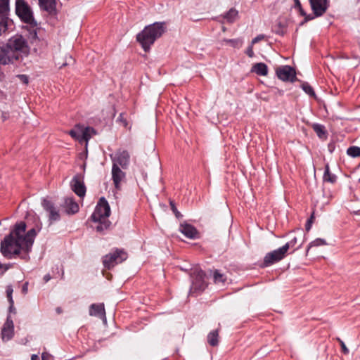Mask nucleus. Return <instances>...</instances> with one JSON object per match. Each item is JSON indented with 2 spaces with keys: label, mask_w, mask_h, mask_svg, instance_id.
<instances>
[{
  "label": "nucleus",
  "mask_w": 360,
  "mask_h": 360,
  "mask_svg": "<svg viewBox=\"0 0 360 360\" xmlns=\"http://www.w3.org/2000/svg\"><path fill=\"white\" fill-rule=\"evenodd\" d=\"M165 29L164 22H154L146 26L145 28L136 35V40L146 52L148 51L151 45H153L155 40L160 37L165 32Z\"/></svg>",
  "instance_id": "f257e3e1"
},
{
  "label": "nucleus",
  "mask_w": 360,
  "mask_h": 360,
  "mask_svg": "<svg viewBox=\"0 0 360 360\" xmlns=\"http://www.w3.org/2000/svg\"><path fill=\"white\" fill-rule=\"evenodd\" d=\"M128 257L127 252L124 249L114 248L110 252L103 257V264L107 269H112L115 265L124 262Z\"/></svg>",
  "instance_id": "f03ea898"
},
{
  "label": "nucleus",
  "mask_w": 360,
  "mask_h": 360,
  "mask_svg": "<svg viewBox=\"0 0 360 360\" xmlns=\"http://www.w3.org/2000/svg\"><path fill=\"white\" fill-rule=\"evenodd\" d=\"M206 277L205 272L201 269H195L191 274V286L190 294L195 292L200 293L205 290L207 285L205 281Z\"/></svg>",
  "instance_id": "7ed1b4c3"
},
{
  "label": "nucleus",
  "mask_w": 360,
  "mask_h": 360,
  "mask_svg": "<svg viewBox=\"0 0 360 360\" xmlns=\"http://www.w3.org/2000/svg\"><path fill=\"white\" fill-rule=\"evenodd\" d=\"M41 205L43 210L47 213L49 225L61 219L60 209L56 205L55 202L51 200V198L49 196L42 198L41 199Z\"/></svg>",
  "instance_id": "20e7f679"
},
{
  "label": "nucleus",
  "mask_w": 360,
  "mask_h": 360,
  "mask_svg": "<svg viewBox=\"0 0 360 360\" xmlns=\"http://www.w3.org/2000/svg\"><path fill=\"white\" fill-rule=\"evenodd\" d=\"M15 13L22 21L30 25H36L32 11L25 0H16Z\"/></svg>",
  "instance_id": "39448f33"
},
{
  "label": "nucleus",
  "mask_w": 360,
  "mask_h": 360,
  "mask_svg": "<svg viewBox=\"0 0 360 360\" xmlns=\"http://www.w3.org/2000/svg\"><path fill=\"white\" fill-rule=\"evenodd\" d=\"M110 215V207L105 197H101L98 201L94 212L89 220L98 221L101 218H108Z\"/></svg>",
  "instance_id": "423d86ee"
},
{
  "label": "nucleus",
  "mask_w": 360,
  "mask_h": 360,
  "mask_svg": "<svg viewBox=\"0 0 360 360\" xmlns=\"http://www.w3.org/2000/svg\"><path fill=\"white\" fill-rule=\"evenodd\" d=\"M94 133L93 128L84 127L81 124H77L74 129L68 132L73 139L78 141L81 144L85 143L86 146H87L88 141Z\"/></svg>",
  "instance_id": "0eeeda50"
},
{
  "label": "nucleus",
  "mask_w": 360,
  "mask_h": 360,
  "mask_svg": "<svg viewBox=\"0 0 360 360\" xmlns=\"http://www.w3.org/2000/svg\"><path fill=\"white\" fill-rule=\"evenodd\" d=\"M287 253L285 252L282 247L271 251L266 254L263 261L259 264L261 268L269 267L276 263L279 262L283 259L286 256Z\"/></svg>",
  "instance_id": "6e6552de"
},
{
  "label": "nucleus",
  "mask_w": 360,
  "mask_h": 360,
  "mask_svg": "<svg viewBox=\"0 0 360 360\" xmlns=\"http://www.w3.org/2000/svg\"><path fill=\"white\" fill-rule=\"evenodd\" d=\"M8 48L11 51H20L27 54L29 52V46L25 39L21 35H15L11 37L7 44Z\"/></svg>",
  "instance_id": "1a4fd4ad"
},
{
  "label": "nucleus",
  "mask_w": 360,
  "mask_h": 360,
  "mask_svg": "<svg viewBox=\"0 0 360 360\" xmlns=\"http://www.w3.org/2000/svg\"><path fill=\"white\" fill-rule=\"evenodd\" d=\"M62 212L68 216L76 214L79 211V206L74 197H65L60 204Z\"/></svg>",
  "instance_id": "9d476101"
},
{
  "label": "nucleus",
  "mask_w": 360,
  "mask_h": 360,
  "mask_svg": "<svg viewBox=\"0 0 360 360\" xmlns=\"http://www.w3.org/2000/svg\"><path fill=\"white\" fill-rule=\"evenodd\" d=\"M112 165L120 166L123 169L128 167L130 162V155L127 150H119L114 155H111Z\"/></svg>",
  "instance_id": "9b49d317"
},
{
  "label": "nucleus",
  "mask_w": 360,
  "mask_h": 360,
  "mask_svg": "<svg viewBox=\"0 0 360 360\" xmlns=\"http://www.w3.org/2000/svg\"><path fill=\"white\" fill-rule=\"evenodd\" d=\"M276 72L278 77L283 81L293 82L296 79L295 70L289 65L278 67Z\"/></svg>",
  "instance_id": "f8f14e48"
},
{
  "label": "nucleus",
  "mask_w": 360,
  "mask_h": 360,
  "mask_svg": "<svg viewBox=\"0 0 360 360\" xmlns=\"http://www.w3.org/2000/svg\"><path fill=\"white\" fill-rule=\"evenodd\" d=\"M15 239L11 234H7L0 243V252L5 257L6 255H10L11 251L15 245Z\"/></svg>",
  "instance_id": "ddd939ff"
},
{
  "label": "nucleus",
  "mask_w": 360,
  "mask_h": 360,
  "mask_svg": "<svg viewBox=\"0 0 360 360\" xmlns=\"http://www.w3.org/2000/svg\"><path fill=\"white\" fill-rule=\"evenodd\" d=\"M179 231L189 239H197L200 235L199 231L193 225L186 222L180 224Z\"/></svg>",
  "instance_id": "4468645a"
},
{
  "label": "nucleus",
  "mask_w": 360,
  "mask_h": 360,
  "mask_svg": "<svg viewBox=\"0 0 360 360\" xmlns=\"http://www.w3.org/2000/svg\"><path fill=\"white\" fill-rule=\"evenodd\" d=\"M311 8L316 16L322 15L327 10V0H309Z\"/></svg>",
  "instance_id": "2eb2a0df"
},
{
  "label": "nucleus",
  "mask_w": 360,
  "mask_h": 360,
  "mask_svg": "<svg viewBox=\"0 0 360 360\" xmlns=\"http://www.w3.org/2000/svg\"><path fill=\"white\" fill-rule=\"evenodd\" d=\"M26 228V223L23 221H20L15 224L8 234H11L12 236L15 237V238L22 239L24 236L23 233L25 232Z\"/></svg>",
  "instance_id": "dca6fc26"
},
{
  "label": "nucleus",
  "mask_w": 360,
  "mask_h": 360,
  "mask_svg": "<svg viewBox=\"0 0 360 360\" xmlns=\"http://www.w3.org/2000/svg\"><path fill=\"white\" fill-rule=\"evenodd\" d=\"M39 6L49 14H54L56 11V0H38Z\"/></svg>",
  "instance_id": "f3484780"
},
{
  "label": "nucleus",
  "mask_w": 360,
  "mask_h": 360,
  "mask_svg": "<svg viewBox=\"0 0 360 360\" xmlns=\"http://www.w3.org/2000/svg\"><path fill=\"white\" fill-rule=\"evenodd\" d=\"M89 314L91 316H97L101 319L103 318L105 319V311L104 304L99 303V304H91L90 309H89Z\"/></svg>",
  "instance_id": "a211bd4d"
},
{
  "label": "nucleus",
  "mask_w": 360,
  "mask_h": 360,
  "mask_svg": "<svg viewBox=\"0 0 360 360\" xmlns=\"http://www.w3.org/2000/svg\"><path fill=\"white\" fill-rule=\"evenodd\" d=\"M42 229V223L39 220V221L35 224L34 227L30 229L22 238L23 240H28L34 242V239L37 235V233Z\"/></svg>",
  "instance_id": "6ab92c4d"
},
{
  "label": "nucleus",
  "mask_w": 360,
  "mask_h": 360,
  "mask_svg": "<svg viewBox=\"0 0 360 360\" xmlns=\"http://www.w3.org/2000/svg\"><path fill=\"white\" fill-rule=\"evenodd\" d=\"M71 188L80 198H84L86 195V188L84 181H71Z\"/></svg>",
  "instance_id": "aec40b11"
},
{
  "label": "nucleus",
  "mask_w": 360,
  "mask_h": 360,
  "mask_svg": "<svg viewBox=\"0 0 360 360\" xmlns=\"http://www.w3.org/2000/svg\"><path fill=\"white\" fill-rule=\"evenodd\" d=\"M14 56H11V51L6 49L0 47V65H7L13 62ZM18 56H15V59L17 60Z\"/></svg>",
  "instance_id": "412c9836"
},
{
  "label": "nucleus",
  "mask_w": 360,
  "mask_h": 360,
  "mask_svg": "<svg viewBox=\"0 0 360 360\" xmlns=\"http://www.w3.org/2000/svg\"><path fill=\"white\" fill-rule=\"evenodd\" d=\"M96 224L95 226L93 228L100 233H103L104 231L110 229L111 226V222L107 219V218H101L98 221H94Z\"/></svg>",
  "instance_id": "4be33fe9"
},
{
  "label": "nucleus",
  "mask_w": 360,
  "mask_h": 360,
  "mask_svg": "<svg viewBox=\"0 0 360 360\" xmlns=\"http://www.w3.org/2000/svg\"><path fill=\"white\" fill-rule=\"evenodd\" d=\"M251 71L258 75L266 76L268 74V68L266 64L258 63L252 66Z\"/></svg>",
  "instance_id": "5701e85b"
},
{
  "label": "nucleus",
  "mask_w": 360,
  "mask_h": 360,
  "mask_svg": "<svg viewBox=\"0 0 360 360\" xmlns=\"http://www.w3.org/2000/svg\"><path fill=\"white\" fill-rule=\"evenodd\" d=\"M1 338L4 341L11 340L14 336V327L7 328L6 325H3L1 331Z\"/></svg>",
  "instance_id": "b1692460"
},
{
  "label": "nucleus",
  "mask_w": 360,
  "mask_h": 360,
  "mask_svg": "<svg viewBox=\"0 0 360 360\" xmlns=\"http://www.w3.org/2000/svg\"><path fill=\"white\" fill-rule=\"evenodd\" d=\"M327 245V242L325 239L320 238H316L315 240H314L313 241L310 242L308 244L307 249H306V256L308 255L309 250L312 248L319 247V246H323V245Z\"/></svg>",
  "instance_id": "393cba45"
},
{
  "label": "nucleus",
  "mask_w": 360,
  "mask_h": 360,
  "mask_svg": "<svg viewBox=\"0 0 360 360\" xmlns=\"http://www.w3.org/2000/svg\"><path fill=\"white\" fill-rule=\"evenodd\" d=\"M219 333L218 330H214L209 333L207 335V342L210 345L215 347L219 344Z\"/></svg>",
  "instance_id": "a878e982"
},
{
  "label": "nucleus",
  "mask_w": 360,
  "mask_h": 360,
  "mask_svg": "<svg viewBox=\"0 0 360 360\" xmlns=\"http://www.w3.org/2000/svg\"><path fill=\"white\" fill-rule=\"evenodd\" d=\"M112 180H122L125 177V173L119 166L112 165Z\"/></svg>",
  "instance_id": "bb28decb"
},
{
  "label": "nucleus",
  "mask_w": 360,
  "mask_h": 360,
  "mask_svg": "<svg viewBox=\"0 0 360 360\" xmlns=\"http://www.w3.org/2000/svg\"><path fill=\"white\" fill-rule=\"evenodd\" d=\"M8 13H1L0 14V35L8 29Z\"/></svg>",
  "instance_id": "cd10ccee"
},
{
  "label": "nucleus",
  "mask_w": 360,
  "mask_h": 360,
  "mask_svg": "<svg viewBox=\"0 0 360 360\" xmlns=\"http://www.w3.org/2000/svg\"><path fill=\"white\" fill-rule=\"evenodd\" d=\"M213 281L214 283H224L226 281V276L225 274L220 272L219 270L216 269L213 273Z\"/></svg>",
  "instance_id": "c85d7f7f"
},
{
  "label": "nucleus",
  "mask_w": 360,
  "mask_h": 360,
  "mask_svg": "<svg viewBox=\"0 0 360 360\" xmlns=\"http://www.w3.org/2000/svg\"><path fill=\"white\" fill-rule=\"evenodd\" d=\"M347 154L352 158H357L360 156V147L351 146L347 148Z\"/></svg>",
  "instance_id": "c756f323"
},
{
  "label": "nucleus",
  "mask_w": 360,
  "mask_h": 360,
  "mask_svg": "<svg viewBox=\"0 0 360 360\" xmlns=\"http://www.w3.org/2000/svg\"><path fill=\"white\" fill-rule=\"evenodd\" d=\"M223 41L228 44H230V46H231L232 47L237 48V49H239L243 44V41L240 39H225L223 40Z\"/></svg>",
  "instance_id": "7c9ffc66"
},
{
  "label": "nucleus",
  "mask_w": 360,
  "mask_h": 360,
  "mask_svg": "<svg viewBox=\"0 0 360 360\" xmlns=\"http://www.w3.org/2000/svg\"><path fill=\"white\" fill-rule=\"evenodd\" d=\"M237 15L238 11L234 8H231L229 11V12L226 13L224 18L227 20L228 22H233L236 18Z\"/></svg>",
  "instance_id": "2f4dec72"
},
{
  "label": "nucleus",
  "mask_w": 360,
  "mask_h": 360,
  "mask_svg": "<svg viewBox=\"0 0 360 360\" xmlns=\"http://www.w3.org/2000/svg\"><path fill=\"white\" fill-rule=\"evenodd\" d=\"M169 205H170V208H171L172 212L174 213V214L175 215V217L178 219H181L183 217V215L178 210V209H177V207L176 206V203L174 202V201L173 200L169 199Z\"/></svg>",
  "instance_id": "473e14b6"
},
{
  "label": "nucleus",
  "mask_w": 360,
  "mask_h": 360,
  "mask_svg": "<svg viewBox=\"0 0 360 360\" xmlns=\"http://www.w3.org/2000/svg\"><path fill=\"white\" fill-rule=\"evenodd\" d=\"M9 0H0V14L8 13Z\"/></svg>",
  "instance_id": "72a5a7b5"
},
{
  "label": "nucleus",
  "mask_w": 360,
  "mask_h": 360,
  "mask_svg": "<svg viewBox=\"0 0 360 360\" xmlns=\"http://www.w3.org/2000/svg\"><path fill=\"white\" fill-rule=\"evenodd\" d=\"M6 297H7L8 303L13 304L14 303V300L13 298V288L11 285H8L6 286Z\"/></svg>",
  "instance_id": "f704fd0d"
},
{
  "label": "nucleus",
  "mask_w": 360,
  "mask_h": 360,
  "mask_svg": "<svg viewBox=\"0 0 360 360\" xmlns=\"http://www.w3.org/2000/svg\"><path fill=\"white\" fill-rule=\"evenodd\" d=\"M34 244L33 241L23 240V248L22 252L26 254H30L32 251V245Z\"/></svg>",
  "instance_id": "c9c22d12"
},
{
  "label": "nucleus",
  "mask_w": 360,
  "mask_h": 360,
  "mask_svg": "<svg viewBox=\"0 0 360 360\" xmlns=\"http://www.w3.org/2000/svg\"><path fill=\"white\" fill-rule=\"evenodd\" d=\"M297 239L296 237H294L291 240L286 243L284 245L282 246L283 249H284L285 252L288 254V251L290 248H293L297 243Z\"/></svg>",
  "instance_id": "e433bc0d"
},
{
  "label": "nucleus",
  "mask_w": 360,
  "mask_h": 360,
  "mask_svg": "<svg viewBox=\"0 0 360 360\" xmlns=\"http://www.w3.org/2000/svg\"><path fill=\"white\" fill-rule=\"evenodd\" d=\"M21 252L22 251L20 250L13 248V249L11 251H10V255H6L5 258L8 259L16 258L17 257H19L20 255Z\"/></svg>",
  "instance_id": "4c0bfd02"
},
{
  "label": "nucleus",
  "mask_w": 360,
  "mask_h": 360,
  "mask_svg": "<svg viewBox=\"0 0 360 360\" xmlns=\"http://www.w3.org/2000/svg\"><path fill=\"white\" fill-rule=\"evenodd\" d=\"M302 88L303 91L308 95L311 96H314L315 95L313 88L308 83H303L302 84Z\"/></svg>",
  "instance_id": "58836bf2"
},
{
  "label": "nucleus",
  "mask_w": 360,
  "mask_h": 360,
  "mask_svg": "<svg viewBox=\"0 0 360 360\" xmlns=\"http://www.w3.org/2000/svg\"><path fill=\"white\" fill-rule=\"evenodd\" d=\"M313 129L319 137H321L325 134L324 127L321 124H314Z\"/></svg>",
  "instance_id": "ea45409f"
},
{
  "label": "nucleus",
  "mask_w": 360,
  "mask_h": 360,
  "mask_svg": "<svg viewBox=\"0 0 360 360\" xmlns=\"http://www.w3.org/2000/svg\"><path fill=\"white\" fill-rule=\"evenodd\" d=\"M335 176L330 173L329 167L327 165L325 169L323 180H334Z\"/></svg>",
  "instance_id": "a19ab883"
},
{
  "label": "nucleus",
  "mask_w": 360,
  "mask_h": 360,
  "mask_svg": "<svg viewBox=\"0 0 360 360\" xmlns=\"http://www.w3.org/2000/svg\"><path fill=\"white\" fill-rule=\"evenodd\" d=\"M336 340L339 342V344L341 347L342 352L344 354H348L349 353V350L345 345V342L340 338H337Z\"/></svg>",
  "instance_id": "79ce46f5"
},
{
  "label": "nucleus",
  "mask_w": 360,
  "mask_h": 360,
  "mask_svg": "<svg viewBox=\"0 0 360 360\" xmlns=\"http://www.w3.org/2000/svg\"><path fill=\"white\" fill-rule=\"evenodd\" d=\"M4 324L6 325L7 328H11V326L14 327L13 321L11 314L7 315L6 320Z\"/></svg>",
  "instance_id": "37998d69"
},
{
  "label": "nucleus",
  "mask_w": 360,
  "mask_h": 360,
  "mask_svg": "<svg viewBox=\"0 0 360 360\" xmlns=\"http://www.w3.org/2000/svg\"><path fill=\"white\" fill-rule=\"evenodd\" d=\"M17 77L25 84H27L29 83V77L26 75H17Z\"/></svg>",
  "instance_id": "c03bdc74"
},
{
  "label": "nucleus",
  "mask_w": 360,
  "mask_h": 360,
  "mask_svg": "<svg viewBox=\"0 0 360 360\" xmlns=\"http://www.w3.org/2000/svg\"><path fill=\"white\" fill-rule=\"evenodd\" d=\"M15 243L14 248H17V249H19V250H20L22 251V248H23V240L22 239H18V238H15Z\"/></svg>",
  "instance_id": "a18cd8bd"
},
{
  "label": "nucleus",
  "mask_w": 360,
  "mask_h": 360,
  "mask_svg": "<svg viewBox=\"0 0 360 360\" xmlns=\"http://www.w3.org/2000/svg\"><path fill=\"white\" fill-rule=\"evenodd\" d=\"M117 120L120 122L124 127H127L128 123L126 119L124 118V115L123 113H121L119 117L117 118Z\"/></svg>",
  "instance_id": "49530a36"
},
{
  "label": "nucleus",
  "mask_w": 360,
  "mask_h": 360,
  "mask_svg": "<svg viewBox=\"0 0 360 360\" xmlns=\"http://www.w3.org/2000/svg\"><path fill=\"white\" fill-rule=\"evenodd\" d=\"M12 267L13 264L11 263L4 264L3 270L1 271V272H0V274H2V275H4L6 273V271H7Z\"/></svg>",
  "instance_id": "de8ad7c7"
},
{
  "label": "nucleus",
  "mask_w": 360,
  "mask_h": 360,
  "mask_svg": "<svg viewBox=\"0 0 360 360\" xmlns=\"http://www.w3.org/2000/svg\"><path fill=\"white\" fill-rule=\"evenodd\" d=\"M252 46L253 45L251 44V46H250L246 50V54L250 58L254 56Z\"/></svg>",
  "instance_id": "09e8293b"
},
{
  "label": "nucleus",
  "mask_w": 360,
  "mask_h": 360,
  "mask_svg": "<svg viewBox=\"0 0 360 360\" xmlns=\"http://www.w3.org/2000/svg\"><path fill=\"white\" fill-rule=\"evenodd\" d=\"M16 314V309H15V307L14 306V303L13 304H9L8 314Z\"/></svg>",
  "instance_id": "8fccbe9b"
},
{
  "label": "nucleus",
  "mask_w": 360,
  "mask_h": 360,
  "mask_svg": "<svg viewBox=\"0 0 360 360\" xmlns=\"http://www.w3.org/2000/svg\"><path fill=\"white\" fill-rule=\"evenodd\" d=\"M264 39V35H258L252 40V45L259 42Z\"/></svg>",
  "instance_id": "3c124183"
},
{
  "label": "nucleus",
  "mask_w": 360,
  "mask_h": 360,
  "mask_svg": "<svg viewBox=\"0 0 360 360\" xmlns=\"http://www.w3.org/2000/svg\"><path fill=\"white\" fill-rule=\"evenodd\" d=\"M51 358V355L46 352H43L41 354V360H50Z\"/></svg>",
  "instance_id": "603ef678"
},
{
  "label": "nucleus",
  "mask_w": 360,
  "mask_h": 360,
  "mask_svg": "<svg viewBox=\"0 0 360 360\" xmlns=\"http://www.w3.org/2000/svg\"><path fill=\"white\" fill-rule=\"evenodd\" d=\"M294 1H295V7L300 9L302 15H304V13L301 8L300 1L299 0H294Z\"/></svg>",
  "instance_id": "864d4df0"
},
{
  "label": "nucleus",
  "mask_w": 360,
  "mask_h": 360,
  "mask_svg": "<svg viewBox=\"0 0 360 360\" xmlns=\"http://www.w3.org/2000/svg\"><path fill=\"white\" fill-rule=\"evenodd\" d=\"M314 219H315V215H314V212H313L311 214L310 217L307 220V221H308V222H309V223L313 224Z\"/></svg>",
  "instance_id": "5fc2aeb1"
},
{
  "label": "nucleus",
  "mask_w": 360,
  "mask_h": 360,
  "mask_svg": "<svg viewBox=\"0 0 360 360\" xmlns=\"http://www.w3.org/2000/svg\"><path fill=\"white\" fill-rule=\"evenodd\" d=\"M19 257H20V259L25 260V261H27L30 259L29 254H26L24 252L22 255L20 254V255Z\"/></svg>",
  "instance_id": "6e6d98bb"
},
{
  "label": "nucleus",
  "mask_w": 360,
  "mask_h": 360,
  "mask_svg": "<svg viewBox=\"0 0 360 360\" xmlns=\"http://www.w3.org/2000/svg\"><path fill=\"white\" fill-rule=\"evenodd\" d=\"M27 285H28L27 282H26L23 284L22 287V293L26 294L27 292Z\"/></svg>",
  "instance_id": "4d7b16f0"
},
{
  "label": "nucleus",
  "mask_w": 360,
  "mask_h": 360,
  "mask_svg": "<svg viewBox=\"0 0 360 360\" xmlns=\"http://www.w3.org/2000/svg\"><path fill=\"white\" fill-rule=\"evenodd\" d=\"M311 226H312V224H311V223H309V222L307 221V222H306V224H305V230H306L307 231H310V229H311Z\"/></svg>",
  "instance_id": "13d9d810"
},
{
  "label": "nucleus",
  "mask_w": 360,
  "mask_h": 360,
  "mask_svg": "<svg viewBox=\"0 0 360 360\" xmlns=\"http://www.w3.org/2000/svg\"><path fill=\"white\" fill-rule=\"evenodd\" d=\"M122 181H113L115 184V188L117 190H120V184Z\"/></svg>",
  "instance_id": "bf43d9fd"
},
{
  "label": "nucleus",
  "mask_w": 360,
  "mask_h": 360,
  "mask_svg": "<svg viewBox=\"0 0 360 360\" xmlns=\"http://www.w3.org/2000/svg\"><path fill=\"white\" fill-rule=\"evenodd\" d=\"M51 278V276H50L49 274H46L44 276V281L47 283L48 281H49Z\"/></svg>",
  "instance_id": "052dcab7"
},
{
  "label": "nucleus",
  "mask_w": 360,
  "mask_h": 360,
  "mask_svg": "<svg viewBox=\"0 0 360 360\" xmlns=\"http://www.w3.org/2000/svg\"><path fill=\"white\" fill-rule=\"evenodd\" d=\"M39 356L37 354H32L31 360H39Z\"/></svg>",
  "instance_id": "680f3d73"
},
{
  "label": "nucleus",
  "mask_w": 360,
  "mask_h": 360,
  "mask_svg": "<svg viewBox=\"0 0 360 360\" xmlns=\"http://www.w3.org/2000/svg\"><path fill=\"white\" fill-rule=\"evenodd\" d=\"M353 214L354 215H359L360 214V209L359 210H356V211H354L353 212Z\"/></svg>",
  "instance_id": "e2e57ef3"
},
{
  "label": "nucleus",
  "mask_w": 360,
  "mask_h": 360,
  "mask_svg": "<svg viewBox=\"0 0 360 360\" xmlns=\"http://www.w3.org/2000/svg\"><path fill=\"white\" fill-rule=\"evenodd\" d=\"M302 244H303V243H301V244H300V245L297 248L294 249V250H293V251H292V252H295V250H297L300 249V248H302Z\"/></svg>",
  "instance_id": "0e129e2a"
},
{
  "label": "nucleus",
  "mask_w": 360,
  "mask_h": 360,
  "mask_svg": "<svg viewBox=\"0 0 360 360\" xmlns=\"http://www.w3.org/2000/svg\"><path fill=\"white\" fill-rule=\"evenodd\" d=\"M72 180L76 181V180H79V179L77 177L74 176V177H73V179H72Z\"/></svg>",
  "instance_id": "69168bd1"
},
{
  "label": "nucleus",
  "mask_w": 360,
  "mask_h": 360,
  "mask_svg": "<svg viewBox=\"0 0 360 360\" xmlns=\"http://www.w3.org/2000/svg\"><path fill=\"white\" fill-rule=\"evenodd\" d=\"M252 181H248V184H249V186L250 187H252L253 185L252 184H251Z\"/></svg>",
  "instance_id": "338daca9"
},
{
  "label": "nucleus",
  "mask_w": 360,
  "mask_h": 360,
  "mask_svg": "<svg viewBox=\"0 0 360 360\" xmlns=\"http://www.w3.org/2000/svg\"><path fill=\"white\" fill-rule=\"evenodd\" d=\"M57 311H58V312H60V311H61L60 308H59V307H58V308H57Z\"/></svg>",
  "instance_id": "774afa93"
}]
</instances>
